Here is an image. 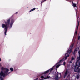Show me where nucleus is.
Segmentation results:
<instances>
[{"label": "nucleus", "instance_id": "nucleus-21", "mask_svg": "<svg viewBox=\"0 0 80 80\" xmlns=\"http://www.w3.org/2000/svg\"><path fill=\"white\" fill-rule=\"evenodd\" d=\"M18 13V12H17L16 13H15V14H17V13Z\"/></svg>", "mask_w": 80, "mask_h": 80}, {"label": "nucleus", "instance_id": "nucleus-12", "mask_svg": "<svg viewBox=\"0 0 80 80\" xmlns=\"http://www.w3.org/2000/svg\"><path fill=\"white\" fill-rule=\"evenodd\" d=\"M35 10V8H34L33 9H31L30 11H29V12H32V11H33Z\"/></svg>", "mask_w": 80, "mask_h": 80}, {"label": "nucleus", "instance_id": "nucleus-15", "mask_svg": "<svg viewBox=\"0 0 80 80\" xmlns=\"http://www.w3.org/2000/svg\"><path fill=\"white\" fill-rule=\"evenodd\" d=\"M10 70H11V71H12H12H13V68H10Z\"/></svg>", "mask_w": 80, "mask_h": 80}, {"label": "nucleus", "instance_id": "nucleus-23", "mask_svg": "<svg viewBox=\"0 0 80 80\" xmlns=\"http://www.w3.org/2000/svg\"><path fill=\"white\" fill-rule=\"evenodd\" d=\"M66 1H68V0H66Z\"/></svg>", "mask_w": 80, "mask_h": 80}, {"label": "nucleus", "instance_id": "nucleus-19", "mask_svg": "<svg viewBox=\"0 0 80 80\" xmlns=\"http://www.w3.org/2000/svg\"><path fill=\"white\" fill-rule=\"evenodd\" d=\"M78 72L80 73V69H78Z\"/></svg>", "mask_w": 80, "mask_h": 80}, {"label": "nucleus", "instance_id": "nucleus-16", "mask_svg": "<svg viewBox=\"0 0 80 80\" xmlns=\"http://www.w3.org/2000/svg\"><path fill=\"white\" fill-rule=\"evenodd\" d=\"M74 60V58L73 57H72L71 58V61H73Z\"/></svg>", "mask_w": 80, "mask_h": 80}, {"label": "nucleus", "instance_id": "nucleus-13", "mask_svg": "<svg viewBox=\"0 0 80 80\" xmlns=\"http://www.w3.org/2000/svg\"><path fill=\"white\" fill-rule=\"evenodd\" d=\"M76 78L77 79H79V78H80V75H77L76 76Z\"/></svg>", "mask_w": 80, "mask_h": 80}, {"label": "nucleus", "instance_id": "nucleus-3", "mask_svg": "<svg viewBox=\"0 0 80 80\" xmlns=\"http://www.w3.org/2000/svg\"><path fill=\"white\" fill-rule=\"evenodd\" d=\"M76 14L77 18V25L76 26V30L75 33L76 35H77V31L78 30V28L79 23H80V21H79V18H77V11H76Z\"/></svg>", "mask_w": 80, "mask_h": 80}, {"label": "nucleus", "instance_id": "nucleus-9", "mask_svg": "<svg viewBox=\"0 0 80 80\" xmlns=\"http://www.w3.org/2000/svg\"><path fill=\"white\" fill-rule=\"evenodd\" d=\"M78 50H79V48H76L75 49L73 53V55H75V54L77 52V51H78Z\"/></svg>", "mask_w": 80, "mask_h": 80}, {"label": "nucleus", "instance_id": "nucleus-11", "mask_svg": "<svg viewBox=\"0 0 80 80\" xmlns=\"http://www.w3.org/2000/svg\"><path fill=\"white\" fill-rule=\"evenodd\" d=\"M45 1H46V0H42V1L41 3V5H42V3H43L44 2H45Z\"/></svg>", "mask_w": 80, "mask_h": 80}, {"label": "nucleus", "instance_id": "nucleus-5", "mask_svg": "<svg viewBox=\"0 0 80 80\" xmlns=\"http://www.w3.org/2000/svg\"><path fill=\"white\" fill-rule=\"evenodd\" d=\"M11 23L10 24V26H9L10 28H12V25H13V23H14V20H13V19H12L11 22Z\"/></svg>", "mask_w": 80, "mask_h": 80}, {"label": "nucleus", "instance_id": "nucleus-14", "mask_svg": "<svg viewBox=\"0 0 80 80\" xmlns=\"http://www.w3.org/2000/svg\"><path fill=\"white\" fill-rule=\"evenodd\" d=\"M72 6H73V7H77V5H76V4H75V3H73Z\"/></svg>", "mask_w": 80, "mask_h": 80}, {"label": "nucleus", "instance_id": "nucleus-2", "mask_svg": "<svg viewBox=\"0 0 80 80\" xmlns=\"http://www.w3.org/2000/svg\"><path fill=\"white\" fill-rule=\"evenodd\" d=\"M10 19H9L7 20V22H5V24H2V28H4V30L5 31L4 34L5 35H7V28H8L9 25H10Z\"/></svg>", "mask_w": 80, "mask_h": 80}, {"label": "nucleus", "instance_id": "nucleus-18", "mask_svg": "<svg viewBox=\"0 0 80 80\" xmlns=\"http://www.w3.org/2000/svg\"><path fill=\"white\" fill-rule=\"evenodd\" d=\"M65 64H66V62H63V65H65Z\"/></svg>", "mask_w": 80, "mask_h": 80}, {"label": "nucleus", "instance_id": "nucleus-6", "mask_svg": "<svg viewBox=\"0 0 80 80\" xmlns=\"http://www.w3.org/2000/svg\"><path fill=\"white\" fill-rule=\"evenodd\" d=\"M69 73V71H68V69H66V72H65L64 75V78H65V77L67 75V74Z\"/></svg>", "mask_w": 80, "mask_h": 80}, {"label": "nucleus", "instance_id": "nucleus-4", "mask_svg": "<svg viewBox=\"0 0 80 80\" xmlns=\"http://www.w3.org/2000/svg\"><path fill=\"white\" fill-rule=\"evenodd\" d=\"M74 72H78V70H79V66H78L77 65H76L74 66Z\"/></svg>", "mask_w": 80, "mask_h": 80}, {"label": "nucleus", "instance_id": "nucleus-10", "mask_svg": "<svg viewBox=\"0 0 80 80\" xmlns=\"http://www.w3.org/2000/svg\"><path fill=\"white\" fill-rule=\"evenodd\" d=\"M78 53H79V57H78L77 58V59H78V60H80V51H79Z\"/></svg>", "mask_w": 80, "mask_h": 80}, {"label": "nucleus", "instance_id": "nucleus-8", "mask_svg": "<svg viewBox=\"0 0 80 80\" xmlns=\"http://www.w3.org/2000/svg\"><path fill=\"white\" fill-rule=\"evenodd\" d=\"M52 79H53V80H58V74H57V75L56 76V77H55V78H52Z\"/></svg>", "mask_w": 80, "mask_h": 80}, {"label": "nucleus", "instance_id": "nucleus-22", "mask_svg": "<svg viewBox=\"0 0 80 80\" xmlns=\"http://www.w3.org/2000/svg\"><path fill=\"white\" fill-rule=\"evenodd\" d=\"M1 58H0V62L1 61Z\"/></svg>", "mask_w": 80, "mask_h": 80}, {"label": "nucleus", "instance_id": "nucleus-1", "mask_svg": "<svg viewBox=\"0 0 80 80\" xmlns=\"http://www.w3.org/2000/svg\"><path fill=\"white\" fill-rule=\"evenodd\" d=\"M1 69V71L0 73V80H3L4 77L9 74V72H8L9 70L7 68H4L3 67H2Z\"/></svg>", "mask_w": 80, "mask_h": 80}, {"label": "nucleus", "instance_id": "nucleus-20", "mask_svg": "<svg viewBox=\"0 0 80 80\" xmlns=\"http://www.w3.org/2000/svg\"><path fill=\"white\" fill-rule=\"evenodd\" d=\"M69 62L70 63H72V61H70Z\"/></svg>", "mask_w": 80, "mask_h": 80}, {"label": "nucleus", "instance_id": "nucleus-24", "mask_svg": "<svg viewBox=\"0 0 80 80\" xmlns=\"http://www.w3.org/2000/svg\"><path fill=\"white\" fill-rule=\"evenodd\" d=\"M4 22H5V20H4Z\"/></svg>", "mask_w": 80, "mask_h": 80}, {"label": "nucleus", "instance_id": "nucleus-25", "mask_svg": "<svg viewBox=\"0 0 80 80\" xmlns=\"http://www.w3.org/2000/svg\"><path fill=\"white\" fill-rule=\"evenodd\" d=\"M66 80H67V79H66Z\"/></svg>", "mask_w": 80, "mask_h": 80}, {"label": "nucleus", "instance_id": "nucleus-17", "mask_svg": "<svg viewBox=\"0 0 80 80\" xmlns=\"http://www.w3.org/2000/svg\"><path fill=\"white\" fill-rule=\"evenodd\" d=\"M80 36H78V40H80Z\"/></svg>", "mask_w": 80, "mask_h": 80}, {"label": "nucleus", "instance_id": "nucleus-7", "mask_svg": "<svg viewBox=\"0 0 80 80\" xmlns=\"http://www.w3.org/2000/svg\"><path fill=\"white\" fill-rule=\"evenodd\" d=\"M75 64L76 65L78 66V67H80V61H79L78 60H77Z\"/></svg>", "mask_w": 80, "mask_h": 80}]
</instances>
